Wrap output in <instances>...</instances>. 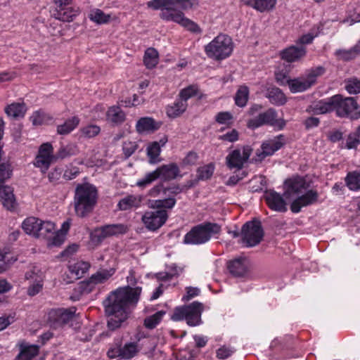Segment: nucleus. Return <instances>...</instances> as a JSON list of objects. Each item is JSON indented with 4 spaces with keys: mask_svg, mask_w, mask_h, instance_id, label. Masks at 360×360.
Listing matches in <instances>:
<instances>
[{
    "mask_svg": "<svg viewBox=\"0 0 360 360\" xmlns=\"http://www.w3.org/2000/svg\"><path fill=\"white\" fill-rule=\"evenodd\" d=\"M128 285L118 288L111 292L103 301L105 311L108 316V327L115 330L125 321L131 310L136 307L142 292L141 287H132L136 284L135 273L131 270L127 277Z\"/></svg>",
    "mask_w": 360,
    "mask_h": 360,
    "instance_id": "nucleus-1",
    "label": "nucleus"
},
{
    "mask_svg": "<svg viewBox=\"0 0 360 360\" xmlns=\"http://www.w3.org/2000/svg\"><path fill=\"white\" fill-rule=\"evenodd\" d=\"M194 0H151L147 2V6L153 10H160V17L165 21H172L179 24L187 30L200 34V27L191 20L186 18L183 10L191 8Z\"/></svg>",
    "mask_w": 360,
    "mask_h": 360,
    "instance_id": "nucleus-2",
    "label": "nucleus"
},
{
    "mask_svg": "<svg viewBox=\"0 0 360 360\" xmlns=\"http://www.w3.org/2000/svg\"><path fill=\"white\" fill-rule=\"evenodd\" d=\"M285 187L288 195H297L290 204V210L293 213H298L302 207L314 205L318 201V192L309 189L310 183L302 176H296L285 180Z\"/></svg>",
    "mask_w": 360,
    "mask_h": 360,
    "instance_id": "nucleus-3",
    "label": "nucleus"
},
{
    "mask_svg": "<svg viewBox=\"0 0 360 360\" xmlns=\"http://www.w3.org/2000/svg\"><path fill=\"white\" fill-rule=\"evenodd\" d=\"M98 190L93 184H78L75 191L73 205L77 217L83 218L94 210L98 201Z\"/></svg>",
    "mask_w": 360,
    "mask_h": 360,
    "instance_id": "nucleus-4",
    "label": "nucleus"
},
{
    "mask_svg": "<svg viewBox=\"0 0 360 360\" xmlns=\"http://www.w3.org/2000/svg\"><path fill=\"white\" fill-rule=\"evenodd\" d=\"M204 50L208 58L222 60L231 55L233 42L229 35L221 33L207 44Z\"/></svg>",
    "mask_w": 360,
    "mask_h": 360,
    "instance_id": "nucleus-5",
    "label": "nucleus"
},
{
    "mask_svg": "<svg viewBox=\"0 0 360 360\" xmlns=\"http://www.w3.org/2000/svg\"><path fill=\"white\" fill-rule=\"evenodd\" d=\"M221 231V226L216 223L206 222L194 226L184 238L186 244L201 245L208 242L212 237Z\"/></svg>",
    "mask_w": 360,
    "mask_h": 360,
    "instance_id": "nucleus-6",
    "label": "nucleus"
},
{
    "mask_svg": "<svg viewBox=\"0 0 360 360\" xmlns=\"http://www.w3.org/2000/svg\"><path fill=\"white\" fill-rule=\"evenodd\" d=\"M204 305L199 302H193L190 304L176 307L172 315L175 321L185 320L189 326H197L202 323L201 315Z\"/></svg>",
    "mask_w": 360,
    "mask_h": 360,
    "instance_id": "nucleus-7",
    "label": "nucleus"
},
{
    "mask_svg": "<svg viewBox=\"0 0 360 360\" xmlns=\"http://www.w3.org/2000/svg\"><path fill=\"white\" fill-rule=\"evenodd\" d=\"M324 68L321 66L311 69L305 75L295 79L286 80L290 91L292 93L302 92L314 85L318 77L324 73Z\"/></svg>",
    "mask_w": 360,
    "mask_h": 360,
    "instance_id": "nucleus-8",
    "label": "nucleus"
},
{
    "mask_svg": "<svg viewBox=\"0 0 360 360\" xmlns=\"http://www.w3.org/2000/svg\"><path fill=\"white\" fill-rule=\"evenodd\" d=\"M264 236V231L259 221L246 222L242 228V240L247 247L258 245Z\"/></svg>",
    "mask_w": 360,
    "mask_h": 360,
    "instance_id": "nucleus-9",
    "label": "nucleus"
},
{
    "mask_svg": "<svg viewBox=\"0 0 360 360\" xmlns=\"http://www.w3.org/2000/svg\"><path fill=\"white\" fill-rule=\"evenodd\" d=\"M264 124L282 129L285 125V122L283 119H277V113L273 108H269L266 111L259 113L258 116L249 120L248 122V127L252 129L258 128Z\"/></svg>",
    "mask_w": 360,
    "mask_h": 360,
    "instance_id": "nucleus-10",
    "label": "nucleus"
},
{
    "mask_svg": "<svg viewBox=\"0 0 360 360\" xmlns=\"http://www.w3.org/2000/svg\"><path fill=\"white\" fill-rule=\"evenodd\" d=\"M338 98L335 102V110L339 117H349L352 119H358L360 113L357 112L356 101L351 97L343 98L340 95H335Z\"/></svg>",
    "mask_w": 360,
    "mask_h": 360,
    "instance_id": "nucleus-11",
    "label": "nucleus"
},
{
    "mask_svg": "<svg viewBox=\"0 0 360 360\" xmlns=\"http://www.w3.org/2000/svg\"><path fill=\"white\" fill-rule=\"evenodd\" d=\"M56 155H53V148L50 143L41 144L39 148L38 154L35 158L34 165L45 172L51 164L56 160Z\"/></svg>",
    "mask_w": 360,
    "mask_h": 360,
    "instance_id": "nucleus-12",
    "label": "nucleus"
},
{
    "mask_svg": "<svg viewBox=\"0 0 360 360\" xmlns=\"http://www.w3.org/2000/svg\"><path fill=\"white\" fill-rule=\"evenodd\" d=\"M115 272V269H101L93 274L91 278L79 283V289L82 293H89L93 290L95 285L108 281Z\"/></svg>",
    "mask_w": 360,
    "mask_h": 360,
    "instance_id": "nucleus-13",
    "label": "nucleus"
},
{
    "mask_svg": "<svg viewBox=\"0 0 360 360\" xmlns=\"http://www.w3.org/2000/svg\"><path fill=\"white\" fill-rule=\"evenodd\" d=\"M168 214L166 210L147 211L142 216L141 220L146 228L150 231H156L167 221Z\"/></svg>",
    "mask_w": 360,
    "mask_h": 360,
    "instance_id": "nucleus-14",
    "label": "nucleus"
},
{
    "mask_svg": "<svg viewBox=\"0 0 360 360\" xmlns=\"http://www.w3.org/2000/svg\"><path fill=\"white\" fill-rule=\"evenodd\" d=\"M285 142V137L281 134L263 142L256 153V160L262 161L266 157L272 155L283 147Z\"/></svg>",
    "mask_w": 360,
    "mask_h": 360,
    "instance_id": "nucleus-15",
    "label": "nucleus"
},
{
    "mask_svg": "<svg viewBox=\"0 0 360 360\" xmlns=\"http://www.w3.org/2000/svg\"><path fill=\"white\" fill-rule=\"evenodd\" d=\"M252 153L249 146L233 150L226 158V163L229 169H240L248 161Z\"/></svg>",
    "mask_w": 360,
    "mask_h": 360,
    "instance_id": "nucleus-16",
    "label": "nucleus"
},
{
    "mask_svg": "<svg viewBox=\"0 0 360 360\" xmlns=\"http://www.w3.org/2000/svg\"><path fill=\"white\" fill-rule=\"evenodd\" d=\"M127 226L122 224H108L94 230L91 234V239L96 242H101L106 238L125 233Z\"/></svg>",
    "mask_w": 360,
    "mask_h": 360,
    "instance_id": "nucleus-17",
    "label": "nucleus"
},
{
    "mask_svg": "<svg viewBox=\"0 0 360 360\" xmlns=\"http://www.w3.org/2000/svg\"><path fill=\"white\" fill-rule=\"evenodd\" d=\"M75 312V307L51 309L48 314V321L51 326L57 328L72 320Z\"/></svg>",
    "mask_w": 360,
    "mask_h": 360,
    "instance_id": "nucleus-18",
    "label": "nucleus"
},
{
    "mask_svg": "<svg viewBox=\"0 0 360 360\" xmlns=\"http://www.w3.org/2000/svg\"><path fill=\"white\" fill-rule=\"evenodd\" d=\"M264 198L271 210L280 212L287 210L286 202L280 193L274 191H268L264 195Z\"/></svg>",
    "mask_w": 360,
    "mask_h": 360,
    "instance_id": "nucleus-19",
    "label": "nucleus"
},
{
    "mask_svg": "<svg viewBox=\"0 0 360 360\" xmlns=\"http://www.w3.org/2000/svg\"><path fill=\"white\" fill-rule=\"evenodd\" d=\"M155 172L157 173L158 178L164 181H172L178 176H181V175H180L179 166L174 162L162 165L158 167L155 169Z\"/></svg>",
    "mask_w": 360,
    "mask_h": 360,
    "instance_id": "nucleus-20",
    "label": "nucleus"
},
{
    "mask_svg": "<svg viewBox=\"0 0 360 360\" xmlns=\"http://www.w3.org/2000/svg\"><path fill=\"white\" fill-rule=\"evenodd\" d=\"M307 53L306 48L304 46H290L281 53V58L288 63L299 61Z\"/></svg>",
    "mask_w": 360,
    "mask_h": 360,
    "instance_id": "nucleus-21",
    "label": "nucleus"
},
{
    "mask_svg": "<svg viewBox=\"0 0 360 360\" xmlns=\"http://www.w3.org/2000/svg\"><path fill=\"white\" fill-rule=\"evenodd\" d=\"M228 268L230 273L234 276H243L249 270L250 262L246 257H239L231 261Z\"/></svg>",
    "mask_w": 360,
    "mask_h": 360,
    "instance_id": "nucleus-22",
    "label": "nucleus"
},
{
    "mask_svg": "<svg viewBox=\"0 0 360 360\" xmlns=\"http://www.w3.org/2000/svg\"><path fill=\"white\" fill-rule=\"evenodd\" d=\"M161 126V122H156L150 117L140 118L136 124V129L139 134H149L158 130Z\"/></svg>",
    "mask_w": 360,
    "mask_h": 360,
    "instance_id": "nucleus-23",
    "label": "nucleus"
},
{
    "mask_svg": "<svg viewBox=\"0 0 360 360\" xmlns=\"http://www.w3.org/2000/svg\"><path fill=\"white\" fill-rule=\"evenodd\" d=\"M80 13L78 7L75 6H62L61 8H56V12L53 15L57 20L63 22L72 21Z\"/></svg>",
    "mask_w": 360,
    "mask_h": 360,
    "instance_id": "nucleus-24",
    "label": "nucleus"
},
{
    "mask_svg": "<svg viewBox=\"0 0 360 360\" xmlns=\"http://www.w3.org/2000/svg\"><path fill=\"white\" fill-rule=\"evenodd\" d=\"M142 200L140 195H129L120 200L117 207L122 211L138 208L141 206Z\"/></svg>",
    "mask_w": 360,
    "mask_h": 360,
    "instance_id": "nucleus-25",
    "label": "nucleus"
},
{
    "mask_svg": "<svg viewBox=\"0 0 360 360\" xmlns=\"http://www.w3.org/2000/svg\"><path fill=\"white\" fill-rule=\"evenodd\" d=\"M0 201L7 210H11L15 208V198L11 187L0 184Z\"/></svg>",
    "mask_w": 360,
    "mask_h": 360,
    "instance_id": "nucleus-26",
    "label": "nucleus"
},
{
    "mask_svg": "<svg viewBox=\"0 0 360 360\" xmlns=\"http://www.w3.org/2000/svg\"><path fill=\"white\" fill-rule=\"evenodd\" d=\"M277 0H242V2L259 12L272 10Z\"/></svg>",
    "mask_w": 360,
    "mask_h": 360,
    "instance_id": "nucleus-27",
    "label": "nucleus"
},
{
    "mask_svg": "<svg viewBox=\"0 0 360 360\" xmlns=\"http://www.w3.org/2000/svg\"><path fill=\"white\" fill-rule=\"evenodd\" d=\"M338 99V98L334 96L328 100L320 101L314 105L312 112L314 114H324L335 110V102Z\"/></svg>",
    "mask_w": 360,
    "mask_h": 360,
    "instance_id": "nucleus-28",
    "label": "nucleus"
},
{
    "mask_svg": "<svg viewBox=\"0 0 360 360\" xmlns=\"http://www.w3.org/2000/svg\"><path fill=\"white\" fill-rule=\"evenodd\" d=\"M25 279L33 281L27 290V294L30 296H34L41 291L43 285L41 278L39 276H37L33 271H28L25 274Z\"/></svg>",
    "mask_w": 360,
    "mask_h": 360,
    "instance_id": "nucleus-29",
    "label": "nucleus"
},
{
    "mask_svg": "<svg viewBox=\"0 0 360 360\" xmlns=\"http://www.w3.org/2000/svg\"><path fill=\"white\" fill-rule=\"evenodd\" d=\"M124 112L118 106L109 108L106 112V118L109 122L114 124H120L125 120Z\"/></svg>",
    "mask_w": 360,
    "mask_h": 360,
    "instance_id": "nucleus-30",
    "label": "nucleus"
},
{
    "mask_svg": "<svg viewBox=\"0 0 360 360\" xmlns=\"http://www.w3.org/2000/svg\"><path fill=\"white\" fill-rule=\"evenodd\" d=\"M88 18L97 25L107 24L112 19L110 14L105 13L102 10L96 8L89 11Z\"/></svg>",
    "mask_w": 360,
    "mask_h": 360,
    "instance_id": "nucleus-31",
    "label": "nucleus"
},
{
    "mask_svg": "<svg viewBox=\"0 0 360 360\" xmlns=\"http://www.w3.org/2000/svg\"><path fill=\"white\" fill-rule=\"evenodd\" d=\"M269 101L276 105H283L287 101V98L283 91L277 87H271L267 90L266 96Z\"/></svg>",
    "mask_w": 360,
    "mask_h": 360,
    "instance_id": "nucleus-32",
    "label": "nucleus"
},
{
    "mask_svg": "<svg viewBox=\"0 0 360 360\" xmlns=\"http://www.w3.org/2000/svg\"><path fill=\"white\" fill-rule=\"evenodd\" d=\"M39 223H40L39 219L34 217H27L23 221L22 228L27 234L36 238L39 236Z\"/></svg>",
    "mask_w": 360,
    "mask_h": 360,
    "instance_id": "nucleus-33",
    "label": "nucleus"
},
{
    "mask_svg": "<svg viewBox=\"0 0 360 360\" xmlns=\"http://www.w3.org/2000/svg\"><path fill=\"white\" fill-rule=\"evenodd\" d=\"M89 267L90 265L88 262L78 261L69 265V271L73 278L78 279L84 276Z\"/></svg>",
    "mask_w": 360,
    "mask_h": 360,
    "instance_id": "nucleus-34",
    "label": "nucleus"
},
{
    "mask_svg": "<svg viewBox=\"0 0 360 360\" xmlns=\"http://www.w3.org/2000/svg\"><path fill=\"white\" fill-rule=\"evenodd\" d=\"M27 108L23 103H13L5 108L6 114L11 117L18 118L24 117Z\"/></svg>",
    "mask_w": 360,
    "mask_h": 360,
    "instance_id": "nucleus-35",
    "label": "nucleus"
},
{
    "mask_svg": "<svg viewBox=\"0 0 360 360\" xmlns=\"http://www.w3.org/2000/svg\"><path fill=\"white\" fill-rule=\"evenodd\" d=\"M187 108V103L180 99L176 101L172 105H168L166 109L169 117L175 118L181 115Z\"/></svg>",
    "mask_w": 360,
    "mask_h": 360,
    "instance_id": "nucleus-36",
    "label": "nucleus"
},
{
    "mask_svg": "<svg viewBox=\"0 0 360 360\" xmlns=\"http://www.w3.org/2000/svg\"><path fill=\"white\" fill-rule=\"evenodd\" d=\"M167 142V139L164 138L160 140L161 146L158 142H153L148 146L147 148V155L150 158V163H156L160 161L158 157L160 153L161 146H163Z\"/></svg>",
    "mask_w": 360,
    "mask_h": 360,
    "instance_id": "nucleus-37",
    "label": "nucleus"
},
{
    "mask_svg": "<svg viewBox=\"0 0 360 360\" xmlns=\"http://www.w3.org/2000/svg\"><path fill=\"white\" fill-rule=\"evenodd\" d=\"M39 236H36V238L50 239L53 234L54 233L55 224L50 221H42L41 219L40 223H39Z\"/></svg>",
    "mask_w": 360,
    "mask_h": 360,
    "instance_id": "nucleus-38",
    "label": "nucleus"
},
{
    "mask_svg": "<svg viewBox=\"0 0 360 360\" xmlns=\"http://www.w3.org/2000/svg\"><path fill=\"white\" fill-rule=\"evenodd\" d=\"M345 184L352 191L360 190V172L354 171L349 172L345 178Z\"/></svg>",
    "mask_w": 360,
    "mask_h": 360,
    "instance_id": "nucleus-39",
    "label": "nucleus"
},
{
    "mask_svg": "<svg viewBox=\"0 0 360 360\" xmlns=\"http://www.w3.org/2000/svg\"><path fill=\"white\" fill-rule=\"evenodd\" d=\"M79 119L72 117L67 120L63 124L57 126V133L60 135H66L73 131L79 124Z\"/></svg>",
    "mask_w": 360,
    "mask_h": 360,
    "instance_id": "nucleus-40",
    "label": "nucleus"
},
{
    "mask_svg": "<svg viewBox=\"0 0 360 360\" xmlns=\"http://www.w3.org/2000/svg\"><path fill=\"white\" fill-rule=\"evenodd\" d=\"M39 352V347L32 345H21V350L17 356V360H31Z\"/></svg>",
    "mask_w": 360,
    "mask_h": 360,
    "instance_id": "nucleus-41",
    "label": "nucleus"
},
{
    "mask_svg": "<svg viewBox=\"0 0 360 360\" xmlns=\"http://www.w3.org/2000/svg\"><path fill=\"white\" fill-rule=\"evenodd\" d=\"M360 52L359 44L349 49H339L335 51V56L340 60H350L356 57Z\"/></svg>",
    "mask_w": 360,
    "mask_h": 360,
    "instance_id": "nucleus-42",
    "label": "nucleus"
},
{
    "mask_svg": "<svg viewBox=\"0 0 360 360\" xmlns=\"http://www.w3.org/2000/svg\"><path fill=\"white\" fill-rule=\"evenodd\" d=\"M77 146L74 143H68L65 146H61L56 154V158L65 159L78 153Z\"/></svg>",
    "mask_w": 360,
    "mask_h": 360,
    "instance_id": "nucleus-43",
    "label": "nucleus"
},
{
    "mask_svg": "<svg viewBox=\"0 0 360 360\" xmlns=\"http://www.w3.org/2000/svg\"><path fill=\"white\" fill-rule=\"evenodd\" d=\"M138 351L139 349L136 343L129 342L119 349L117 356L123 359H129L134 357Z\"/></svg>",
    "mask_w": 360,
    "mask_h": 360,
    "instance_id": "nucleus-44",
    "label": "nucleus"
},
{
    "mask_svg": "<svg viewBox=\"0 0 360 360\" xmlns=\"http://www.w3.org/2000/svg\"><path fill=\"white\" fill-rule=\"evenodd\" d=\"M158 53L153 48H148L144 53L143 63L147 68L151 69L158 63Z\"/></svg>",
    "mask_w": 360,
    "mask_h": 360,
    "instance_id": "nucleus-45",
    "label": "nucleus"
},
{
    "mask_svg": "<svg viewBox=\"0 0 360 360\" xmlns=\"http://www.w3.org/2000/svg\"><path fill=\"white\" fill-rule=\"evenodd\" d=\"M249 97V89L247 86H240L235 96V103L239 107L246 105Z\"/></svg>",
    "mask_w": 360,
    "mask_h": 360,
    "instance_id": "nucleus-46",
    "label": "nucleus"
},
{
    "mask_svg": "<svg viewBox=\"0 0 360 360\" xmlns=\"http://www.w3.org/2000/svg\"><path fill=\"white\" fill-rule=\"evenodd\" d=\"M149 204H150V207H152V208L172 209V207H174V205L176 204V199L174 197H169V198H164L162 200H150Z\"/></svg>",
    "mask_w": 360,
    "mask_h": 360,
    "instance_id": "nucleus-47",
    "label": "nucleus"
},
{
    "mask_svg": "<svg viewBox=\"0 0 360 360\" xmlns=\"http://www.w3.org/2000/svg\"><path fill=\"white\" fill-rule=\"evenodd\" d=\"M51 117L42 110H37L33 112L30 120L34 126H39L48 123L51 120Z\"/></svg>",
    "mask_w": 360,
    "mask_h": 360,
    "instance_id": "nucleus-48",
    "label": "nucleus"
},
{
    "mask_svg": "<svg viewBox=\"0 0 360 360\" xmlns=\"http://www.w3.org/2000/svg\"><path fill=\"white\" fill-rule=\"evenodd\" d=\"M180 269L176 266H172L169 271L159 272L156 274V278L161 281H169L176 278L179 275Z\"/></svg>",
    "mask_w": 360,
    "mask_h": 360,
    "instance_id": "nucleus-49",
    "label": "nucleus"
},
{
    "mask_svg": "<svg viewBox=\"0 0 360 360\" xmlns=\"http://www.w3.org/2000/svg\"><path fill=\"white\" fill-rule=\"evenodd\" d=\"M165 312L163 311H159L152 316H150L145 319L144 326L146 328L153 329L156 327L158 324L162 321Z\"/></svg>",
    "mask_w": 360,
    "mask_h": 360,
    "instance_id": "nucleus-50",
    "label": "nucleus"
},
{
    "mask_svg": "<svg viewBox=\"0 0 360 360\" xmlns=\"http://www.w3.org/2000/svg\"><path fill=\"white\" fill-rule=\"evenodd\" d=\"M214 171V165L213 163L202 166L198 169V178L200 180H207L212 176Z\"/></svg>",
    "mask_w": 360,
    "mask_h": 360,
    "instance_id": "nucleus-51",
    "label": "nucleus"
},
{
    "mask_svg": "<svg viewBox=\"0 0 360 360\" xmlns=\"http://www.w3.org/2000/svg\"><path fill=\"white\" fill-rule=\"evenodd\" d=\"M345 89L349 94H356L360 93V79L352 77L345 81Z\"/></svg>",
    "mask_w": 360,
    "mask_h": 360,
    "instance_id": "nucleus-52",
    "label": "nucleus"
},
{
    "mask_svg": "<svg viewBox=\"0 0 360 360\" xmlns=\"http://www.w3.org/2000/svg\"><path fill=\"white\" fill-rule=\"evenodd\" d=\"M101 131V129L98 126L95 124H90L82 127L80 129V133L82 136L85 138H93L97 136Z\"/></svg>",
    "mask_w": 360,
    "mask_h": 360,
    "instance_id": "nucleus-53",
    "label": "nucleus"
},
{
    "mask_svg": "<svg viewBox=\"0 0 360 360\" xmlns=\"http://www.w3.org/2000/svg\"><path fill=\"white\" fill-rule=\"evenodd\" d=\"M80 173L79 168L72 164L66 166L64 170L63 178L67 181L75 179Z\"/></svg>",
    "mask_w": 360,
    "mask_h": 360,
    "instance_id": "nucleus-54",
    "label": "nucleus"
},
{
    "mask_svg": "<svg viewBox=\"0 0 360 360\" xmlns=\"http://www.w3.org/2000/svg\"><path fill=\"white\" fill-rule=\"evenodd\" d=\"M158 179L157 173L155 170H154L151 172L147 173L143 178L140 179L137 181L136 185L141 188H144Z\"/></svg>",
    "mask_w": 360,
    "mask_h": 360,
    "instance_id": "nucleus-55",
    "label": "nucleus"
},
{
    "mask_svg": "<svg viewBox=\"0 0 360 360\" xmlns=\"http://www.w3.org/2000/svg\"><path fill=\"white\" fill-rule=\"evenodd\" d=\"M198 92V88L195 86H189L183 89L179 94L180 101H184L187 103V100L195 96Z\"/></svg>",
    "mask_w": 360,
    "mask_h": 360,
    "instance_id": "nucleus-56",
    "label": "nucleus"
},
{
    "mask_svg": "<svg viewBox=\"0 0 360 360\" xmlns=\"http://www.w3.org/2000/svg\"><path fill=\"white\" fill-rule=\"evenodd\" d=\"M65 236L63 233L54 231V233L49 240V246H60L65 240Z\"/></svg>",
    "mask_w": 360,
    "mask_h": 360,
    "instance_id": "nucleus-57",
    "label": "nucleus"
},
{
    "mask_svg": "<svg viewBox=\"0 0 360 360\" xmlns=\"http://www.w3.org/2000/svg\"><path fill=\"white\" fill-rule=\"evenodd\" d=\"M138 145L135 141H126L123 143V152L127 158L130 157L137 149Z\"/></svg>",
    "mask_w": 360,
    "mask_h": 360,
    "instance_id": "nucleus-58",
    "label": "nucleus"
},
{
    "mask_svg": "<svg viewBox=\"0 0 360 360\" xmlns=\"http://www.w3.org/2000/svg\"><path fill=\"white\" fill-rule=\"evenodd\" d=\"M318 35V32H314V30H311V32L303 34L302 37H300L297 41V44H300L301 46H303L304 44H309L312 42L313 39Z\"/></svg>",
    "mask_w": 360,
    "mask_h": 360,
    "instance_id": "nucleus-59",
    "label": "nucleus"
},
{
    "mask_svg": "<svg viewBox=\"0 0 360 360\" xmlns=\"http://www.w3.org/2000/svg\"><path fill=\"white\" fill-rule=\"evenodd\" d=\"M200 290L196 287H187L186 288V295L182 297V301L188 302L190 300L200 295Z\"/></svg>",
    "mask_w": 360,
    "mask_h": 360,
    "instance_id": "nucleus-60",
    "label": "nucleus"
},
{
    "mask_svg": "<svg viewBox=\"0 0 360 360\" xmlns=\"http://www.w3.org/2000/svg\"><path fill=\"white\" fill-rule=\"evenodd\" d=\"M219 139L228 142L236 141L238 139V132L236 129H231L224 134L219 136Z\"/></svg>",
    "mask_w": 360,
    "mask_h": 360,
    "instance_id": "nucleus-61",
    "label": "nucleus"
},
{
    "mask_svg": "<svg viewBox=\"0 0 360 360\" xmlns=\"http://www.w3.org/2000/svg\"><path fill=\"white\" fill-rule=\"evenodd\" d=\"M235 352V349L231 347H221L217 351V356L219 359H225L231 356Z\"/></svg>",
    "mask_w": 360,
    "mask_h": 360,
    "instance_id": "nucleus-62",
    "label": "nucleus"
},
{
    "mask_svg": "<svg viewBox=\"0 0 360 360\" xmlns=\"http://www.w3.org/2000/svg\"><path fill=\"white\" fill-rule=\"evenodd\" d=\"M161 193H163L164 195H166L167 193V189L164 187L162 183L153 186L148 192V195L150 197L154 198L159 196Z\"/></svg>",
    "mask_w": 360,
    "mask_h": 360,
    "instance_id": "nucleus-63",
    "label": "nucleus"
},
{
    "mask_svg": "<svg viewBox=\"0 0 360 360\" xmlns=\"http://www.w3.org/2000/svg\"><path fill=\"white\" fill-rule=\"evenodd\" d=\"M359 139L356 134H349L346 140V148L347 149L356 148L360 143Z\"/></svg>",
    "mask_w": 360,
    "mask_h": 360,
    "instance_id": "nucleus-64",
    "label": "nucleus"
}]
</instances>
